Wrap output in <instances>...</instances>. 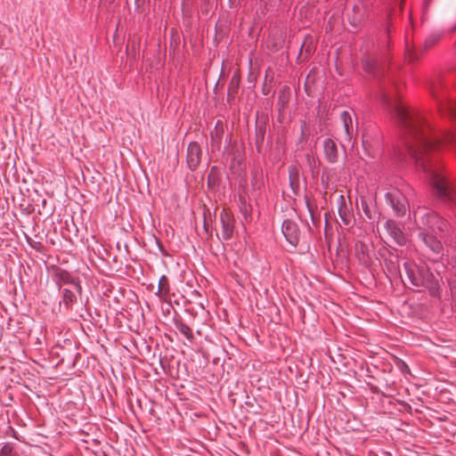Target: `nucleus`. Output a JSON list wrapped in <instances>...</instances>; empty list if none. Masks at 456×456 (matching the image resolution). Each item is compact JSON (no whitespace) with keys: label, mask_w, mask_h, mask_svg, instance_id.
Returning a JSON list of instances; mask_svg holds the SVG:
<instances>
[{"label":"nucleus","mask_w":456,"mask_h":456,"mask_svg":"<svg viewBox=\"0 0 456 456\" xmlns=\"http://www.w3.org/2000/svg\"><path fill=\"white\" fill-rule=\"evenodd\" d=\"M419 145L416 149H411L410 153L415 159L418 167L423 169L429 175L430 183L436 190L437 196L445 198L450 195V187L445 178L432 165H426L424 159L425 152L428 149L434 147V142L426 136L418 139Z\"/></svg>","instance_id":"obj_1"},{"label":"nucleus","mask_w":456,"mask_h":456,"mask_svg":"<svg viewBox=\"0 0 456 456\" xmlns=\"http://www.w3.org/2000/svg\"><path fill=\"white\" fill-rule=\"evenodd\" d=\"M407 275L415 287H434L436 284L434 275L426 268L419 266L406 267Z\"/></svg>","instance_id":"obj_2"},{"label":"nucleus","mask_w":456,"mask_h":456,"mask_svg":"<svg viewBox=\"0 0 456 456\" xmlns=\"http://www.w3.org/2000/svg\"><path fill=\"white\" fill-rule=\"evenodd\" d=\"M234 230V218L232 214L226 208H224L219 215V220L216 224V235L224 240L232 237Z\"/></svg>","instance_id":"obj_3"},{"label":"nucleus","mask_w":456,"mask_h":456,"mask_svg":"<svg viewBox=\"0 0 456 456\" xmlns=\"http://www.w3.org/2000/svg\"><path fill=\"white\" fill-rule=\"evenodd\" d=\"M421 232L440 234L446 225L445 222L434 212H427L419 216Z\"/></svg>","instance_id":"obj_4"},{"label":"nucleus","mask_w":456,"mask_h":456,"mask_svg":"<svg viewBox=\"0 0 456 456\" xmlns=\"http://www.w3.org/2000/svg\"><path fill=\"white\" fill-rule=\"evenodd\" d=\"M281 231L287 241L293 247L299 241V230L297 224L291 220H285Z\"/></svg>","instance_id":"obj_5"},{"label":"nucleus","mask_w":456,"mask_h":456,"mask_svg":"<svg viewBox=\"0 0 456 456\" xmlns=\"http://www.w3.org/2000/svg\"><path fill=\"white\" fill-rule=\"evenodd\" d=\"M201 159V149L199 143L192 142L188 145L186 159L191 169L196 168Z\"/></svg>","instance_id":"obj_6"},{"label":"nucleus","mask_w":456,"mask_h":456,"mask_svg":"<svg viewBox=\"0 0 456 456\" xmlns=\"http://www.w3.org/2000/svg\"><path fill=\"white\" fill-rule=\"evenodd\" d=\"M386 199L398 216L405 214L407 208L406 202L398 192H387Z\"/></svg>","instance_id":"obj_7"},{"label":"nucleus","mask_w":456,"mask_h":456,"mask_svg":"<svg viewBox=\"0 0 456 456\" xmlns=\"http://www.w3.org/2000/svg\"><path fill=\"white\" fill-rule=\"evenodd\" d=\"M437 235L434 232H420L419 236L421 237L424 243L436 254H440L443 251V246L440 240L437 239ZM441 236V233L439 234Z\"/></svg>","instance_id":"obj_8"},{"label":"nucleus","mask_w":456,"mask_h":456,"mask_svg":"<svg viewBox=\"0 0 456 456\" xmlns=\"http://www.w3.org/2000/svg\"><path fill=\"white\" fill-rule=\"evenodd\" d=\"M323 149L326 159L334 163L338 160V149L334 141L331 139H325L323 142Z\"/></svg>","instance_id":"obj_9"},{"label":"nucleus","mask_w":456,"mask_h":456,"mask_svg":"<svg viewBox=\"0 0 456 456\" xmlns=\"http://www.w3.org/2000/svg\"><path fill=\"white\" fill-rule=\"evenodd\" d=\"M340 118L344 126L345 130V139L346 141H350L353 132H354V125H353V119L349 112L343 111L340 114Z\"/></svg>","instance_id":"obj_10"},{"label":"nucleus","mask_w":456,"mask_h":456,"mask_svg":"<svg viewBox=\"0 0 456 456\" xmlns=\"http://www.w3.org/2000/svg\"><path fill=\"white\" fill-rule=\"evenodd\" d=\"M289 180L291 190L295 194L297 193L300 189V174L299 169L297 167L291 166L289 167Z\"/></svg>","instance_id":"obj_11"},{"label":"nucleus","mask_w":456,"mask_h":456,"mask_svg":"<svg viewBox=\"0 0 456 456\" xmlns=\"http://www.w3.org/2000/svg\"><path fill=\"white\" fill-rule=\"evenodd\" d=\"M394 110L401 122H403L405 126H411L410 124H408V120L411 118V116L403 104L396 103L394 106Z\"/></svg>","instance_id":"obj_12"},{"label":"nucleus","mask_w":456,"mask_h":456,"mask_svg":"<svg viewBox=\"0 0 456 456\" xmlns=\"http://www.w3.org/2000/svg\"><path fill=\"white\" fill-rule=\"evenodd\" d=\"M387 227L390 235L395 239V240L398 244L402 245L405 242V238L403 232L394 223H387Z\"/></svg>","instance_id":"obj_13"},{"label":"nucleus","mask_w":456,"mask_h":456,"mask_svg":"<svg viewBox=\"0 0 456 456\" xmlns=\"http://www.w3.org/2000/svg\"><path fill=\"white\" fill-rule=\"evenodd\" d=\"M338 204H339V207H338L339 216H340L341 219L343 220V222L347 224L350 221V215H349L348 208L345 202V197L343 195L339 196Z\"/></svg>","instance_id":"obj_14"},{"label":"nucleus","mask_w":456,"mask_h":456,"mask_svg":"<svg viewBox=\"0 0 456 456\" xmlns=\"http://www.w3.org/2000/svg\"><path fill=\"white\" fill-rule=\"evenodd\" d=\"M177 329L178 330L183 334L188 339H191L192 338L193 335H192V330H191V328L189 326H187L186 324H183V323H180L178 326H177Z\"/></svg>","instance_id":"obj_15"},{"label":"nucleus","mask_w":456,"mask_h":456,"mask_svg":"<svg viewBox=\"0 0 456 456\" xmlns=\"http://www.w3.org/2000/svg\"><path fill=\"white\" fill-rule=\"evenodd\" d=\"M238 87H239V78L234 76V77H232V78L230 82V86H229L230 93H235L238 90Z\"/></svg>","instance_id":"obj_16"},{"label":"nucleus","mask_w":456,"mask_h":456,"mask_svg":"<svg viewBox=\"0 0 456 456\" xmlns=\"http://www.w3.org/2000/svg\"><path fill=\"white\" fill-rule=\"evenodd\" d=\"M159 289L161 292L167 293L168 291L167 279L166 276H162L159 280Z\"/></svg>","instance_id":"obj_17"},{"label":"nucleus","mask_w":456,"mask_h":456,"mask_svg":"<svg viewBox=\"0 0 456 456\" xmlns=\"http://www.w3.org/2000/svg\"><path fill=\"white\" fill-rule=\"evenodd\" d=\"M12 447L8 444L3 446L0 456H12Z\"/></svg>","instance_id":"obj_18"},{"label":"nucleus","mask_w":456,"mask_h":456,"mask_svg":"<svg viewBox=\"0 0 456 456\" xmlns=\"http://www.w3.org/2000/svg\"><path fill=\"white\" fill-rule=\"evenodd\" d=\"M75 298V295L68 289H64V299L68 302H72Z\"/></svg>","instance_id":"obj_19"},{"label":"nucleus","mask_w":456,"mask_h":456,"mask_svg":"<svg viewBox=\"0 0 456 456\" xmlns=\"http://www.w3.org/2000/svg\"><path fill=\"white\" fill-rule=\"evenodd\" d=\"M376 65L375 61H366L364 63V69L367 71H370Z\"/></svg>","instance_id":"obj_20"},{"label":"nucleus","mask_w":456,"mask_h":456,"mask_svg":"<svg viewBox=\"0 0 456 456\" xmlns=\"http://www.w3.org/2000/svg\"><path fill=\"white\" fill-rule=\"evenodd\" d=\"M354 11L357 13H360L362 11V7L360 5H354ZM360 20H361V14L354 17V22L359 21Z\"/></svg>","instance_id":"obj_21"},{"label":"nucleus","mask_w":456,"mask_h":456,"mask_svg":"<svg viewBox=\"0 0 456 456\" xmlns=\"http://www.w3.org/2000/svg\"><path fill=\"white\" fill-rule=\"evenodd\" d=\"M448 111L452 116L456 117V102L451 103L449 105Z\"/></svg>","instance_id":"obj_22"}]
</instances>
